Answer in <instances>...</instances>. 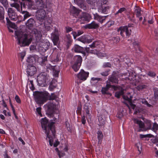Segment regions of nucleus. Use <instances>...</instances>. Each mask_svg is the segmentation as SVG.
Listing matches in <instances>:
<instances>
[{
    "instance_id": "obj_20",
    "label": "nucleus",
    "mask_w": 158,
    "mask_h": 158,
    "mask_svg": "<svg viewBox=\"0 0 158 158\" xmlns=\"http://www.w3.org/2000/svg\"><path fill=\"white\" fill-rule=\"evenodd\" d=\"M10 5L11 6L15 7L19 11H22V3H20V6L18 4L16 3H12Z\"/></svg>"
},
{
    "instance_id": "obj_17",
    "label": "nucleus",
    "mask_w": 158,
    "mask_h": 158,
    "mask_svg": "<svg viewBox=\"0 0 158 158\" xmlns=\"http://www.w3.org/2000/svg\"><path fill=\"white\" fill-rule=\"evenodd\" d=\"M74 2L81 9L86 10L87 7L85 3L84 0H74Z\"/></svg>"
},
{
    "instance_id": "obj_55",
    "label": "nucleus",
    "mask_w": 158,
    "mask_h": 158,
    "mask_svg": "<svg viewBox=\"0 0 158 158\" xmlns=\"http://www.w3.org/2000/svg\"><path fill=\"white\" fill-rule=\"evenodd\" d=\"M65 29L67 33H69L73 30V29L72 28L69 27H65Z\"/></svg>"
},
{
    "instance_id": "obj_47",
    "label": "nucleus",
    "mask_w": 158,
    "mask_h": 158,
    "mask_svg": "<svg viewBox=\"0 0 158 158\" xmlns=\"http://www.w3.org/2000/svg\"><path fill=\"white\" fill-rule=\"evenodd\" d=\"M141 102L143 104L146 105L149 107H150L151 106V105L149 104L145 99H142Z\"/></svg>"
},
{
    "instance_id": "obj_23",
    "label": "nucleus",
    "mask_w": 158,
    "mask_h": 158,
    "mask_svg": "<svg viewBox=\"0 0 158 158\" xmlns=\"http://www.w3.org/2000/svg\"><path fill=\"white\" fill-rule=\"evenodd\" d=\"M134 9V14L137 17H139L141 15V10L140 7L136 6Z\"/></svg>"
},
{
    "instance_id": "obj_10",
    "label": "nucleus",
    "mask_w": 158,
    "mask_h": 158,
    "mask_svg": "<svg viewBox=\"0 0 158 158\" xmlns=\"http://www.w3.org/2000/svg\"><path fill=\"white\" fill-rule=\"evenodd\" d=\"M133 121L135 123L137 124L139 126V129L138 131L140 132L147 131V129L145 128L144 123L142 121L136 118L134 119Z\"/></svg>"
},
{
    "instance_id": "obj_44",
    "label": "nucleus",
    "mask_w": 158,
    "mask_h": 158,
    "mask_svg": "<svg viewBox=\"0 0 158 158\" xmlns=\"http://www.w3.org/2000/svg\"><path fill=\"white\" fill-rule=\"evenodd\" d=\"M71 11H73L74 13L76 14L78 13L79 12V10L75 7L74 6H73L71 9Z\"/></svg>"
},
{
    "instance_id": "obj_36",
    "label": "nucleus",
    "mask_w": 158,
    "mask_h": 158,
    "mask_svg": "<svg viewBox=\"0 0 158 158\" xmlns=\"http://www.w3.org/2000/svg\"><path fill=\"white\" fill-rule=\"evenodd\" d=\"M153 91L154 93L155 99L156 100H158V88H154Z\"/></svg>"
},
{
    "instance_id": "obj_43",
    "label": "nucleus",
    "mask_w": 158,
    "mask_h": 158,
    "mask_svg": "<svg viewBox=\"0 0 158 158\" xmlns=\"http://www.w3.org/2000/svg\"><path fill=\"white\" fill-rule=\"evenodd\" d=\"M133 45L136 51H137V49H138L139 51H140V49L139 47L136 42H134L133 43Z\"/></svg>"
},
{
    "instance_id": "obj_31",
    "label": "nucleus",
    "mask_w": 158,
    "mask_h": 158,
    "mask_svg": "<svg viewBox=\"0 0 158 158\" xmlns=\"http://www.w3.org/2000/svg\"><path fill=\"white\" fill-rule=\"evenodd\" d=\"M4 13L3 8L0 6V20H2L4 19Z\"/></svg>"
},
{
    "instance_id": "obj_26",
    "label": "nucleus",
    "mask_w": 158,
    "mask_h": 158,
    "mask_svg": "<svg viewBox=\"0 0 158 158\" xmlns=\"http://www.w3.org/2000/svg\"><path fill=\"white\" fill-rule=\"evenodd\" d=\"M73 49L76 52H81L83 50V48L78 45H75Z\"/></svg>"
},
{
    "instance_id": "obj_46",
    "label": "nucleus",
    "mask_w": 158,
    "mask_h": 158,
    "mask_svg": "<svg viewBox=\"0 0 158 158\" xmlns=\"http://www.w3.org/2000/svg\"><path fill=\"white\" fill-rule=\"evenodd\" d=\"M66 38L68 40L67 42L69 43L72 41V40L71 36L69 34H68L66 35Z\"/></svg>"
},
{
    "instance_id": "obj_11",
    "label": "nucleus",
    "mask_w": 158,
    "mask_h": 158,
    "mask_svg": "<svg viewBox=\"0 0 158 158\" xmlns=\"http://www.w3.org/2000/svg\"><path fill=\"white\" fill-rule=\"evenodd\" d=\"M59 34L58 31L55 30L54 33H52L51 38L54 44L57 45L59 40Z\"/></svg>"
},
{
    "instance_id": "obj_16",
    "label": "nucleus",
    "mask_w": 158,
    "mask_h": 158,
    "mask_svg": "<svg viewBox=\"0 0 158 158\" xmlns=\"http://www.w3.org/2000/svg\"><path fill=\"white\" fill-rule=\"evenodd\" d=\"M119 77V75L115 72V73L113 74L111 77H109V81L113 83H118V77Z\"/></svg>"
},
{
    "instance_id": "obj_37",
    "label": "nucleus",
    "mask_w": 158,
    "mask_h": 158,
    "mask_svg": "<svg viewBox=\"0 0 158 158\" xmlns=\"http://www.w3.org/2000/svg\"><path fill=\"white\" fill-rule=\"evenodd\" d=\"M123 94V92L121 90L119 91L116 92L115 93V96L118 98H119L120 96Z\"/></svg>"
},
{
    "instance_id": "obj_64",
    "label": "nucleus",
    "mask_w": 158,
    "mask_h": 158,
    "mask_svg": "<svg viewBox=\"0 0 158 158\" xmlns=\"http://www.w3.org/2000/svg\"><path fill=\"white\" fill-rule=\"evenodd\" d=\"M83 31L82 30H78L77 31V34L78 35V36H79L80 35L82 34L83 33Z\"/></svg>"
},
{
    "instance_id": "obj_34",
    "label": "nucleus",
    "mask_w": 158,
    "mask_h": 158,
    "mask_svg": "<svg viewBox=\"0 0 158 158\" xmlns=\"http://www.w3.org/2000/svg\"><path fill=\"white\" fill-rule=\"evenodd\" d=\"M48 109L49 110H52V111L54 110L55 106L52 103H48L47 105Z\"/></svg>"
},
{
    "instance_id": "obj_27",
    "label": "nucleus",
    "mask_w": 158,
    "mask_h": 158,
    "mask_svg": "<svg viewBox=\"0 0 158 158\" xmlns=\"http://www.w3.org/2000/svg\"><path fill=\"white\" fill-rule=\"evenodd\" d=\"M98 143H101L103 137V135L101 131H98Z\"/></svg>"
},
{
    "instance_id": "obj_35",
    "label": "nucleus",
    "mask_w": 158,
    "mask_h": 158,
    "mask_svg": "<svg viewBox=\"0 0 158 158\" xmlns=\"http://www.w3.org/2000/svg\"><path fill=\"white\" fill-rule=\"evenodd\" d=\"M86 50L88 52L92 54H96L97 55L98 54V52L97 51L96 49L90 50L89 47H86Z\"/></svg>"
},
{
    "instance_id": "obj_58",
    "label": "nucleus",
    "mask_w": 158,
    "mask_h": 158,
    "mask_svg": "<svg viewBox=\"0 0 158 158\" xmlns=\"http://www.w3.org/2000/svg\"><path fill=\"white\" fill-rule=\"evenodd\" d=\"M56 85L52 84V82H51L49 86V89L51 90H53L55 88Z\"/></svg>"
},
{
    "instance_id": "obj_38",
    "label": "nucleus",
    "mask_w": 158,
    "mask_h": 158,
    "mask_svg": "<svg viewBox=\"0 0 158 158\" xmlns=\"http://www.w3.org/2000/svg\"><path fill=\"white\" fill-rule=\"evenodd\" d=\"M35 59L34 57L33 56H30L28 57L27 59V62L30 63H32L34 61H35Z\"/></svg>"
},
{
    "instance_id": "obj_22",
    "label": "nucleus",
    "mask_w": 158,
    "mask_h": 158,
    "mask_svg": "<svg viewBox=\"0 0 158 158\" xmlns=\"http://www.w3.org/2000/svg\"><path fill=\"white\" fill-rule=\"evenodd\" d=\"M35 22V20L33 19L30 18L27 21L26 24V26L29 29H30L33 26Z\"/></svg>"
},
{
    "instance_id": "obj_57",
    "label": "nucleus",
    "mask_w": 158,
    "mask_h": 158,
    "mask_svg": "<svg viewBox=\"0 0 158 158\" xmlns=\"http://www.w3.org/2000/svg\"><path fill=\"white\" fill-rule=\"evenodd\" d=\"M109 71H106L105 72H102L101 73V74L103 76H107L109 75Z\"/></svg>"
},
{
    "instance_id": "obj_18",
    "label": "nucleus",
    "mask_w": 158,
    "mask_h": 158,
    "mask_svg": "<svg viewBox=\"0 0 158 158\" xmlns=\"http://www.w3.org/2000/svg\"><path fill=\"white\" fill-rule=\"evenodd\" d=\"M94 19L99 22L101 23H102L105 20L106 16H102L99 15L97 13L93 14Z\"/></svg>"
},
{
    "instance_id": "obj_12",
    "label": "nucleus",
    "mask_w": 158,
    "mask_h": 158,
    "mask_svg": "<svg viewBox=\"0 0 158 158\" xmlns=\"http://www.w3.org/2000/svg\"><path fill=\"white\" fill-rule=\"evenodd\" d=\"M36 69L34 66L28 65L27 68V73L28 76H32L36 72Z\"/></svg>"
},
{
    "instance_id": "obj_14",
    "label": "nucleus",
    "mask_w": 158,
    "mask_h": 158,
    "mask_svg": "<svg viewBox=\"0 0 158 158\" xmlns=\"http://www.w3.org/2000/svg\"><path fill=\"white\" fill-rule=\"evenodd\" d=\"M90 107H89L87 104H85L84 105L83 107V115H86V116H88L89 119H91V116L89 113Z\"/></svg>"
},
{
    "instance_id": "obj_49",
    "label": "nucleus",
    "mask_w": 158,
    "mask_h": 158,
    "mask_svg": "<svg viewBox=\"0 0 158 158\" xmlns=\"http://www.w3.org/2000/svg\"><path fill=\"white\" fill-rule=\"evenodd\" d=\"M148 75L152 77H154L156 76V74L154 72L152 71H149L148 73Z\"/></svg>"
},
{
    "instance_id": "obj_3",
    "label": "nucleus",
    "mask_w": 158,
    "mask_h": 158,
    "mask_svg": "<svg viewBox=\"0 0 158 158\" xmlns=\"http://www.w3.org/2000/svg\"><path fill=\"white\" fill-rule=\"evenodd\" d=\"M23 5L24 7L27 6L28 8L33 10L45 8L47 7V6L45 4L43 0H34V2L32 0H26Z\"/></svg>"
},
{
    "instance_id": "obj_60",
    "label": "nucleus",
    "mask_w": 158,
    "mask_h": 158,
    "mask_svg": "<svg viewBox=\"0 0 158 158\" xmlns=\"http://www.w3.org/2000/svg\"><path fill=\"white\" fill-rule=\"evenodd\" d=\"M41 107H38L36 108V111L38 113V114L40 115L41 116H42V115L41 114Z\"/></svg>"
},
{
    "instance_id": "obj_52",
    "label": "nucleus",
    "mask_w": 158,
    "mask_h": 158,
    "mask_svg": "<svg viewBox=\"0 0 158 158\" xmlns=\"http://www.w3.org/2000/svg\"><path fill=\"white\" fill-rule=\"evenodd\" d=\"M123 116V114L121 112H119L116 115V116L117 118L121 119Z\"/></svg>"
},
{
    "instance_id": "obj_54",
    "label": "nucleus",
    "mask_w": 158,
    "mask_h": 158,
    "mask_svg": "<svg viewBox=\"0 0 158 158\" xmlns=\"http://www.w3.org/2000/svg\"><path fill=\"white\" fill-rule=\"evenodd\" d=\"M15 99L17 103H21V101L19 97L17 95L15 96Z\"/></svg>"
},
{
    "instance_id": "obj_24",
    "label": "nucleus",
    "mask_w": 158,
    "mask_h": 158,
    "mask_svg": "<svg viewBox=\"0 0 158 158\" xmlns=\"http://www.w3.org/2000/svg\"><path fill=\"white\" fill-rule=\"evenodd\" d=\"M40 45L42 48H43L44 51H46L50 46V44L48 42H42L40 44Z\"/></svg>"
},
{
    "instance_id": "obj_29",
    "label": "nucleus",
    "mask_w": 158,
    "mask_h": 158,
    "mask_svg": "<svg viewBox=\"0 0 158 158\" xmlns=\"http://www.w3.org/2000/svg\"><path fill=\"white\" fill-rule=\"evenodd\" d=\"M83 18H84V19L85 21H88L91 18V16L88 13H84L82 15Z\"/></svg>"
},
{
    "instance_id": "obj_13",
    "label": "nucleus",
    "mask_w": 158,
    "mask_h": 158,
    "mask_svg": "<svg viewBox=\"0 0 158 158\" xmlns=\"http://www.w3.org/2000/svg\"><path fill=\"white\" fill-rule=\"evenodd\" d=\"M8 13L9 17L11 20L16 21L17 19V15L15 11L11 8H9L8 10Z\"/></svg>"
},
{
    "instance_id": "obj_4",
    "label": "nucleus",
    "mask_w": 158,
    "mask_h": 158,
    "mask_svg": "<svg viewBox=\"0 0 158 158\" xmlns=\"http://www.w3.org/2000/svg\"><path fill=\"white\" fill-rule=\"evenodd\" d=\"M49 94L48 93H41L37 94L35 96L36 101L38 104H43L49 99Z\"/></svg>"
},
{
    "instance_id": "obj_9",
    "label": "nucleus",
    "mask_w": 158,
    "mask_h": 158,
    "mask_svg": "<svg viewBox=\"0 0 158 158\" xmlns=\"http://www.w3.org/2000/svg\"><path fill=\"white\" fill-rule=\"evenodd\" d=\"M118 31L120 32V34L123 37L124 36L125 34L127 36H129L131 35V30L126 26L120 27Z\"/></svg>"
},
{
    "instance_id": "obj_45",
    "label": "nucleus",
    "mask_w": 158,
    "mask_h": 158,
    "mask_svg": "<svg viewBox=\"0 0 158 158\" xmlns=\"http://www.w3.org/2000/svg\"><path fill=\"white\" fill-rule=\"evenodd\" d=\"M152 130H158V124L156 123H154L151 129Z\"/></svg>"
},
{
    "instance_id": "obj_19",
    "label": "nucleus",
    "mask_w": 158,
    "mask_h": 158,
    "mask_svg": "<svg viewBox=\"0 0 158 158\" xmlns=\"http://www.w3.org/2000/svg\"><path fill=\"white\" fill-rule=\"evenodd\" d=\"M85 27L89 29H95L98 27L99 26L95 22L93 21L91 23L87 24Z\"/></svg>"
},
{
    "instance_id": "obj_1",
    "label": "nucleus",
    "mask_w": 158,
    "mask_h": 158,
    "mask_svg": "<svg viewBox=\"0 0 158 158\" xmlns=\"http://www.w3.org/2000/svg\"><path fill=\"white\" fill-rule=\"evenodd\" d=\"M15 38L17 39V44L20 47L28 46L31 44L32 39L35 37L36 40H40L42 36V34L40 31L34 29L31 33L32 36H30L20 31H15Z\"/></svg>"
},
{
    "instance_id": "obj_40",
    "label": "nucleus",
    "mask_w": 158,
    "mask_h": 158,
    "mask_svg": "<svg viewBox=\"0 0 158 158\" xmlns=\"http://www.w3.org/2000/svg\"><path fill=\"white\" fill-rule=\"evenodd\" d=\"M85 115H83V116H82L81 118V122L83 125L85 124L86 123V119H88V117H85Z\"/></svg>"
},
{
    "instance_id": "obj_5",
    "label": "nucleus",
    "mask_w": 158,
    "mask_h": 158,
    "mask_svg": "<svg viewBox=\"0 0 158 158\" xmlns=\"http://www.w3.org/2000/svg\"><path fill=\"white\" fill-rule=\"evenodd\" d=\"M49 76L45 72L41 73L37 76V80L40 85L44 86L46 85V82L48 81Z\"/></svg>"
},
{
    "instance_id": "obj_50",
    "label": "nucleus",
    "mask_w": 158,
    "mask_h": 158,
    "mask_svg": "<svg viewBox=\"0 0 158 158\" xmlns=\"http://www.w3.org/2000/svg\"><path fill=\"white\" fill-rule=\"evenodd\" d=\"M104 68L111 67V64L109 62L104 63L103 65Z\"/></svg>"
},
{
    "instance_id": "obj_30",
    "label": "nucleus",
    "mask_w": 158,
    "mask_h": 158,
    "mask_svg": "<svg viewBox=\"0 0 158 158\" xmlns=\"http://www.w3.org/2000/svg\"><path fill=\"white\" fill-rule=\"evenodd\" d=\"M100 44H99V43L98 41L94 42L91 45H89V46L90 48H99V45Z\"/></svg>"
},
{
    "instance_id": "obj_8",
    "label": "nucleus",
    "mask_w": 158,
    "mask_h": 158,
    "mask_svg": "<svg viewBox=\"0 0 158 158\" xmlns=\"http://www.w3.org/2000/svg\"><path fill=\"white\" fill-rule=\"evenodd\" d=\"M74 58L76 62L73 65L72 68L75 72H77L79 70L81 65L82 58L81 56L77 55L74 57Z\"/></svg>"
},
{
    "instance_id": "obj_42",
    "label": "nucleus",
    "mask_w": 158,
    "mask_h": 158,
    "mask_svg": "<svg viewBox=\"0 0 158 158\" xmlns=\"http://www.w3.org/2000/svg\"><path fill=\"white\" fill-rule=\"evenodd\" d=\"M53 61H59V57L58 54H56V55L54 56L52 59Z\"/></svg>"
},
{
    "instance_id": "obj_62",
    "label": "nucleus",
    "mask_w": 158,
    "mask_h": 158,
    "mask_svg": "<svg viewBox=\"0 0 158 158\" xmlns=\"http://www.w3.org/2000/svg\"><path fill=\"white\" fill-rule=\"evenodd\" d=\"M72 34L73 38L74 39H75L76 38L77 36H78L77 34V33L75 31H73Z\"/></svg>"
},
{
    "instance_id": "obj_53",
    "label": "nucleus",
    "mask_w": 158,
    "mask_h": 158,
    "mask_svg": "<svg viewBox=\"0 0 158 158\" xmlns=\"http://www.w3.org/2000/svg\"><path fill=\"white\" fill-rule=\"evenodd\" d=\"M0 1L3 5L5 6H6L8 4L7 0H0Z\"/></svg>"
},
{
    "instance_id": "obj_48",
    "label": "nucleus",
    "mask_w": 158,
    "mask_h": 158,
    "mask_svg": "<svg viewBox=\"0 0 158 158\" xmlns=\"http://www.w3.org/2000/svg\"><path fill=\"white\" fill-rule=\"evenodd\" d=\"M55 67H55L53 69V75L55 77H58L59 73V71L56 70H55Z\"/></svg>"
},
{
    "instance_id": "obj_41",
    "label": "nucleus",
    "mask_w": 158,
    "mask_h": 158,
    "mask_svg": "<svg viewBox=\"0 0 158 158\" xmlns=\"http://www.w3.org/2000/svg\"><path fill=\"white\" fill-rule=\"evenodd\" d=\"M22 13H25V14L24 15L23 20H25L31 16L29 13L27 11L25 12L24 11H23L22 12Z\"/></svg>"
},
{
    "instance_id": "obj_56",
    "label": "nucleus",
    "mask_w": 158,
    "mask_h": 158,
    "mask_svg": "<svg viewBox=\"0 0 158 158\" xmlns=\"http://www.w3.org/2000/svg\"><path fill=\"white\" fill-rule=\"evenodd\" d=\"M114 23L113 21H109L106 23V25L108 27H110L113 25Z\"/></svg>"
},
{
    "instance_id": "obj_21",
    "label": "nucleus",
    "mask_w": 158,
    "mask_h": 158,
    "mask_svg": "<svg viewBox=\"0 0 158 158\" xmlns=\"http://www.w3.org/2000/svg\"><path fill=\"white\" fill-rule=\"evenodd\" d=\"M77 40L83 43H89L91 42V40L87 39L86 36L84 35L77 38Z\"/></svg>"
},
{
    "instance_id": "obj_33",
    "label": "nucleus",
    "mask_w": 158,
    "mask_h": 158,
    "mask_svg": "<svg viewBox=\"0 0 158 158\" xmlns=\"http://www.w3.org/2000/svg\"><path fill=\"white\" fill-rule=\"evenodd\" d=\"M6 19L7 21V25L9 26L12 28H14L15 27V25L14 23L11 22L8 18H6Z\"/></svg>"
},
{
    "instance_id": "obj_63",
    "label": "nucleus",
    "mask_w": 158,
    "mask_h": 158,
    "mask_svg": "<svg viewBox=\"0 0 158 158\" xmlns=\"http://www.w3.org/2000/svg\"><path fill=\"white\" fill-rule=\"evenodd\" d=\"M91 80L93 81L95 80L99 81L102 80V79L100 78L92 77L91 78Z\"/></svg>"
},
{
    "instance_id": "obj_51",
    "label": "nucleus",
    "mask_w": 158,
    "mask_h": 158,
    "mask_svg": "<svg viewBox=\"0 0 158 158\" xmlns=\"http://www.w3.org/2000/svg\"><path fill=\"white\" fill-rule=\"evenodd\" d=\"M126 10V9L124 7H122L117 12L116 14L120 13H121L122 12Z\"/></svg>"
},
{
    "instance_id": "obj_32",
    "label": "nucleus",
    "mask_w": 158,
    "mask_h": 158,
    "mask_svg": "<svg viewBox=\"0 0 158 158\" xmlns=\"http://www.w3.org/2000/svg\"><path fill=\"white\" fill-rule=\"evenodd\" d=\"M147 87V86L146 85L143 84H141L138 85L136 87V89L139 91H141L144 89H146Z\"/></svg>"
},
{
    "instance_id": "obj_15",
    "label": "nucleus",
    "mask_w": 158,
    "mask_h": 158,
    "mask_svg": "<svg viewBox=\"0 0 158 158\" xmlns=\"http://www.w3.org/2000/svg\"><path fill=\"white\" fill-rule=\"evenodd\" d=\"M110 87H112L114 90H117L118 89V87L117 86L114 85H112L110 84H107L105 87L102 88L101 90L102 94H106V92Z\"/></svg>"
},
{
    "instance_id": "obj_7",
    "label": "nucleus",
    "mask_w": 158,
    "mask_h": 158,
    "mask_svg": "<svg viewBox=\"0 0 158 158\" xmlns=\"http://www.w3.org/2000/svg\"><path fill=\"white\" fill-rule=\"evenodd\" d=\"M44 8L37 9L36 12V16L37 20L41 22H43L47 17Z\"/></svg>"
},
{
    "instance_id": "obj_28",
    "label": "nucleus",
    "mask_w": 158,
    "mask_h": 158,
    "mask_svg": "<svg viewBox=\"0 0 158 158\" xmlns=\"http://www.w3.org/2000/svg\"><path fill=\"white\" fill-rule=\"evenodd\" d=\"M152 122L150 120H147L145 121V123L146 125V127H145L147 130L152 129Z\"/></svg>"
},
{
    "instance_id": "obj_39",
    "label": "nucleus",
    "mask_w": 158,
    "mask_h": 158,
    "mask_svg": "<svg viewBox=\"0 0 158 158\" xmlns=\"http://www.w3.org/2000/svg\"><path fill=\"white\" fill-rule=\"evenodd\" d=\"M123 98L124 99L130 102L131 101L132 96L130 95V94H128L127 96L125 95L123 96Z\"/></svg>"
},
{
    "instance_id": "obj_59",
    "label": "nucleus",
    "mask_w": 158,
    "mask_h": 158,
    "mask_svg": "<svg viewBox=\"0 0 158 158\" xmlns=\"http://www.w3.org/2000/svg\"><path fill=\"white\" fill-rule=\"evenodd\" d=\"M25 55L26 53L25 52H22L20 53V57L21 58L22 60L24 58V57L25 56Z\"/></svg>"
},
{
    "instance_id": "obj_6",
    "label": "nucleus",
    "mask_w": 158,
    "mask_h": 158,
    "mask_svg": "<svg viewBox=\"0 0 158 158\" xmlns=\"http://www.w3.org/2000/svg\"><path fill=\"white\" fill-rule=\"evenodd\" d=\"M89 73L85 72L84 70H81L77 74V77L78 79L77 80V83L79 85L82 82L85 81L89 77Z\"/></svg>"
},
{
    "instance_id": "obj_2",
    "label": "nucleus",
    "mask_w": 158,
    "mask_h": 158,
    "mask_svg": "<svg viewBox=\"0 0 158 158\" xmlns=\"http://www.w3.org/2000/svg\"><path fill=\"white\" fill-rule=\"evenodd\" d=\"M41 127L45 131L46 135V139H48L50 145L52 146L53 145V139L55 137V130L54 123L51 122L48 123V120L45 118H42L41 120Z\"/></svg>"
},
{
    "instance_id": "obj_25",
    "label": "nucleus",
    "mask_w": 158,
    "mask_h": 158,
    "mask_svg": "<svg viewBox=\"0 0 158 158\" xmlns=\"http://www.w3.org/2000/svg\"><path fill=\"white\" fill-rule=\"evenodd\" d=\"M152 19L153 17L151 15L149 16L148 17H144L143 23L144 24L145 22L147 21L148 23L152 24L153 22Z\"/></svg>"
},
{
    "instance_id": "obj_61",
    "label": "nucleus",
    "mask_w": 158,
    "mask_h": 158,
    "mask_svg": "<svg viewBox=\"0 0 158 158\" xmlns=\"http://www.w3.org/2000/svg\"><path fill=\"white\" fill-rule=\"evenodd\" d=\"M57 98V96L55 95L54 94H51V96L50 98L49 99L50 100L55 99Z\"/></svg>"
}]
</instances>
